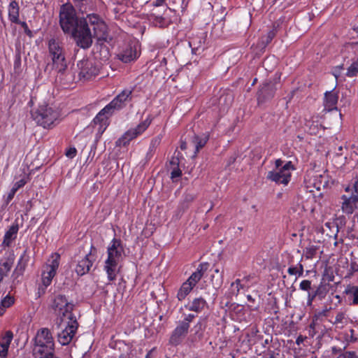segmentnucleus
I'll use <instances>...</instances> for the list:
<instances>
[{
    "mask_svg": "<svg viewBox=\"0 0 358 358\" xmlns=\"http://www.w3.org/2000/svg\"><path fill=\"white\" fill-rule=\"evenodd\" d=\"M77 66L79 69L80 79L85 80L95 78L99 72V66L92 60L88 59L79 61Z\"/></svg>",
    "mask_w": 358,
    "mask_h": 358,
    "instance_id": "nucleus-13",
    "label": "nucleus"
},
{
    "mask_svg": "<svg viewBox=\"0 0 358 358\" xmlns=\"http://www.w3.org/2000/svg\"><path fill=\"white\" fill-rule=\"evenodd\" d=\"M342 210L346 214H352L357 208L358 203V179H356L352 185L345 187V194L341 196Z\"/></svg>",
    "mask_w": 358,
    "mask_h": 358,
    "instance_id": "nucleus-7",
    "label": "nucleus"
},
{
    "mask_svg": "<svg viewBox=\"0 0 358 358\" xmlns=\"http://www.w3.org/2000/svg\"><path fill=\"white\" fill-rule=\"evenodd\" d=\"M196 194L189 192H185L184 193L176 210V216L178 219L180 218L181 215L189 208L190 205L196 199Z\"/></svg>",
    "mask_w": 358,
    "mask_h": 358,
    "instance_id": "nucleus-17",
    "label": "nucleus"
},
{
    "mask_svg": "<svg viewBox=\"0 0 358 358\" xmlns=\"http://www.w3.org/2000/svg\"><path fill=\"white\" fill-rule=\"evenodd\" d=\"M161 142L160 137H156L153 138L150 143V150L148 155H152V153L155 151V148L159 145Z\"/></svg>",
    "mask_w": 358,
    "mask_h": 358,
    "instance_id": "nucleus-45",
    "label": "nucleus"
},
{
    "mask_svg": "<svg viewBox=\"0 0 358 358\" xmlns=\"http://www.w3.org/2000/svg\"><path fill=\"white\" fill-rule=\"evenodd\" d=\"M318 250V248L315 245H310L306 248L304 252L306 259H313Z\"/></svg>",
    "mask_w": 358,
    "mask_h": 358,
    "instance_id": "nucleus-39",
    "label": "nucleus"
},
{
    "mask_svg": "<svg viewBox=\"0 0 358 358\" xmlns=\"http://www.w3.org/2000/svg\"><path fill=\"white\" fill-rule=\"evenodd\" d=\"M123 248L120 240L114 238L110 246L108 248V258L105 262L104 269L107 273L108 278L113 281L116 278L117 264L122 259Z\"/></svg>",
    "mask_w": 358,
    "mask_h": 358,
    "instance_id": "nucleus-2",
    "label": "nucleus"
},
{
    "mask_svg": "<svg viewBox=\"0 0 358 358\" xmlns=\"http://www.w3.org/2000/svg\"><path fill=\"white\" fill-rule=\"evenodd\" d=\"M15 302L14 297L10 295V293L4 296L0 303V315H3L6 309L10 307Z\"/></svg>",
    "mask_w": 358,
    "mask_h": 358,
    "instance_id": "nucleus-33",
    "label": "nucleus"
},
{
    "mask_svg": "<svg viewBox=\"0 0 358 358\" xmlns=\"http://www.w3.org/2000/svg\"><path fill=\"white\" fill-rule=\"evenodd\" d=\"M344 294L349 301H352L355 305L358 304V286L348 285Z\"/></svg>",
    "mask_w": 358,
    "mask_h": 358,
    "instance_id": "nucleus-27",
    "label": "nucleus"
},
{
    "mask_svg": "<svg viewBox=\"0 0 358 358\" xmlns=\"http://www.w3.org/2000/svg\"><path fill=\"white\" fill-rule=\"evenodd\" d=\"M306 338V337H304L301 335L299 336L296 340V343L299 345H301L303 341Z\"/></svg>",
    "mask_w": 358,
    "mask_h": 358,
    "instance_id": "nucleus-62",
    "label": "nucleus"
},
{
    "mask_svg": "<svg viewBox=\"0 0 358 358\" xmlns=\"http://www.w3.org/2000/svg\"><path fill=\"white\" fill-rule=\"evenodd\" d=\"M358 73V63L354 62L348 69L346 75L349 77L356 76Z\"/></svg>",
    "mask_w": 358,
    "mask_h": 358,
    "instance_id": "nucleus-40",
    "label": "nucleus"
},
{
    "mask_svg": "<svg viewBox=\"0 0 358 358\" xmlns=\"http://www.w3.org/2000/svg\"><path fill=\"white\" fill-rule=\"evenodd\" d=\"M70 319H68L67 324L61 332L57 334L58 341L62 345L70 343L74 337L78 327V323L74 315H70Z\"/></svg>",
    "mask_w": 358,
    "mask_h": 358,
    "instance_id": "nucleus-12",
    "label": "nucleus"
},
{
    "mask_svg": "<svg viewBox=\"0 0 358 358\" xmlns=\"http://www.w3.org/2000/svg\"><path fill=\"white\" fill-rule=\"evenodd\" d=\"M131 93L132 90H124L107 106L113 112L115 110H120L125 105L127 101L131 100Z\"/></svg>",
    "mask_w": 358,
    "mask_h": 358,
    "instance_id": "nucleus-16",
    "label": "nucleus"
},
{
    "mask_svg": "<svg viewBox=\"0 0 358 358\" xmlns=\"http://www.w3.org/2000/svg\"><path fill=\"white\" fill-rule=\"evenodd\" d=\"M92 29L94 31V37L96 38L98 40L106 38L107 35V25L103 21L92 27Z\"/></svg>",
    "mask_w": 358,
    "mask_h": 358,
    "instance_id": "nucleus-29",
    "label": "nucleus"
},
{
    "mask_svg": "<svg viewBox=\"0 0 358 358\" xmlns=\"http://www.w3.org/2000/svg\"><path fill=\"white\" fill-rule=\"evenodd\" d=\"M181 157V154L178 152L177 156H174L170 161V165L171 167L179 166L180 164V157Z\"/></svg>",
    "mask_w": 358,
    "mask_h": 358,
    "instance_id": "nucleus-48",
    "label": "nucleus"
},
{
    "mask_svg": "<svg viewBox=\"0 0 358 358\" xmlns=\"http://www.w3.org/2000/svg\"><path fill=\"white\" fill-rule=\"evenodd\" d=\"M253 277L251 275H246L243 277V279H236L234 282L231 284V294L234 296H238L241 289H248L249 285L248 282Z\"/></svg>",
    "mask_w": 358,
    "mask_h": 358,
    "instance_id": "nucleus-23",
    "label": "nucleus"
},
{
    "mask_svg": "<svg viewBox=\"0 0 358 358\" xmlns=\"http://www.w3.org/2000/svg\"><path fill=\"white\" fill-rule=\"evenodd\" d=\"M275 31L274 29L269 31L268 32V34H266V36H265L264 37H263L262 38V44L264 46L267 45L268 43H271V41L273 40V38L275 37Z\"/></svg>",
    "mask_w": 358,
    "mask_h": 358,
    "instance_id": "nucleus-41",
    "label": "nucleus"
},
{
    "mask_svg": "<svg viewBox=\"0 0 358 358\" xmlns=\"http://www.w3.org/2000/svg\"><path fill=\"white\" fill-rule=\"evenodd\" d=\"M206 306L207 303L203 298H196L189 305V310L195 312H201Z\"/></svg>",
    "mask_w": 358,
    "mask_h": 358,
    "instance_id": "nucleus-32",
    "label": "nucleus"
},
{
    "mask_svg": "<svg viewBox=\"0 0 358 358\" xmlns=\"http://www.w3.org/2000/svg\"><path fill=\"white\" fill-rule=\"evenodd\" d=\"M80 20L76 15V10L70 2L61 6L59 10V24L64 33H70L78 26Z\"/></svg>",
    "mask_w": 358,
    "mask_h": 358,
    "instance_id": "nucleus-4",
    "label": "nucleus"
},
{
    "mask_svg": "<svg viewBox=\"0 0 358 358\" xmlns=\"http://www.w3.org/2000/svg\"><path fill=\"white\" fill-rule=\"evenodd\" d=\"M18 24H20L21 27L24 29V32L26 33L27 35H28L29 36H32V32L29 29L28 27V25L27 24V22H21L20 20V22L17 23Z\"/></svg>",
    "mask_w": 358,
    "mask_h": 358,
    "instance_id": "nucleus-52",
    "label": "nucleus"
},
{
    "mask_svg": "<svg viewBox=\"0 0 358 358\" xmlns=\"http://www.w3.org/2000/svg\"><path fill=\"white\" fill-rule=\"evenodd\" d=\"M60 255L54 253L51 256L50 264L47 265L46 270L54 272L56 273L57 270L59 265Z\"/></svg>",
    "mask_w": 358,
    "mask_h": 358,
    "instance_id": "nucleus-34",
    "label": "nucleus"
},
{
    "mask_svg": "<svg viewBox=\"0 0 358 358\" xmlns=\"http://www.w3.org/2000/svg\"><path fill=\"white\" fill-rule=\"evenodd\" d=\"M338 94L333 90L329 92H327L324 94V109L331 111L334 109H336V104L338 102Z\"/></svg>",
    "mask_w": 358,
    "mask_h": 358,
    "instance_id": "nucleus-24",
    "label": "nucleus"
},
{
    "mask_svg": "<svg viewBox=\"0 0 358 358\" xmlns=\"http://www.w3.org/2000/svg\"><path fill=\"white\" fill-rule=\"evenodd\" d=\"M194 318V315L193 314H189L182 322H186L187 324L189 325V323L193 320Z\"/></svg>",
    "mask_w": 358,
    "mask_h": 358,
    "instance_id": "nucleus-60",
    "label": "nucleus"
},
{
    "mask_svg": "<svg viewBox=\"0 0 358 358\" xmlns=\"http://www.w3.org/2000/svg\"><path fill=\"white\" fill-rule=\"evenodd\" d=\"M19 10L20 7L18 3L13 1L8 6V18L13 23H19Z\"/></svg>",
    "mask_w": 358,
    "mask_h": 358,
    "instance_id": "nucleus-26",
    "label": "nucleus"
},
{
    "mask_svg": "<svg viewBox=\"0 0 358 358\" xmlns=\"http://www.w3.org/2000/svg\"><path fill=\"white\" fill-rule=\"evenodd\" d=\"M209 139V136L207 134H202L201 136L196 134L194 131H191L188 133V140L190 145L194 146V157L199 151L205 146Z\"/></svg>",
    "mask_w": 358,
    "mask_h": 358,
    "instance_id": "nucleus-20",
    "label": "nucleus"
},
{
    "mask_svg": "<svg viewBox=\"0 0 358 358\" xmlns=\"http://www.w3.org/2000/svg\"><path fill=\"white\" fill-rule=\"evenodd\" d=\"M86 20L88 19L87 23L94 27L98 23L103 22L102 19L97 14H89L87 15Z\"/></svg>",
    "mask_w": 358,
    "mask_h": 358,
    "instance_id": "nucleus-38",
    "label": "nucleus"
},
{
    "mask_svg": "<svg viewBox=\"0 0 358 358\" xmlns=\"http://www.w3.org/2000/svg\"><path fill=\"white\" fill-rule=\"evenodd\" d=\"M113 112L108 108V106H106L94 118V123L99 124L101 123L106 120L108 116L111 115Z\"/></svg>",
    "mask_w": 358,
    "mask_h": 358,
    "instance_id": "nucleus-31",
    "label": "nucleus"
},
{
    "mask_svg": "<svg viewBox=\"0 0 358 358\" xmlns=\"http://www.w3.org/2000/svg\"><path fill=\"white\" fill-rule=\"evenodd\" d=\"M15 193H16V191H15V189H10V191L8 194V196L6 199V202L7 204L9 203L10 202V201L13 199Z\"/></svg>",
    "mask_w": 358,
    "mask_h": 358,
    "instance_id": "nucleus-57",
    "label": "nucleus"
},
{
    "mask_svg": "<svg viewBox=\"0 0 358 358\" xmlns=\"http://www.w3.org/2000/svg\"><path fill=\"white\" fill-rule=\"evenodd\" d=\"M324 226L329 229H331V227L334 228L336 232L338 231V225H336L334 223L326 222Z\"/></svg>",
    "mask_w": 358,
    "mask_h": 358,
    "instance_id": "nucleus-59",
    "label": "nucleus"
},
{
    "mask_svg": "<svg viewBox=\"0 0 358 358\" xmlns=\"http://www.w3.org/2000/svg\"><path fill=\"white\" fill-rule=\"evenodd\" d=\"M138 57L136 43H129L124 49L117 55V57L124 63H129Z\"/></svg>",
    "mask_w": 358,
    "mask_h": 358,
    "instance_id": "nucleus-19",
    "label": "nucleus"
},
{
    "mask_svg": "<svg viewBox=\"0 0 358 358\" xmlns=\"http://www.w3.org/2000/svg\"><path fill=\"white\" fill-rule=\"evenodd\" d=\"M74 304L69 302L64 295L58 294L52 300V308L55 310V313L61 317V320L66 317L70 319V315H73Z\"/></svg>",
    "mask_w": 358,
    "mask_h": 358,
    "instance_id": "nucleus-8",
    "label": "nucleus"
},
{
    "mask_svg": "<svg viewBox=\"0 0 358 358\" xmlns=\"http://www.w3.org/2000/svg\"><path fill=\"white\" fill-rule=\"evenodd\" d=\"M73 6L80 13H85L91 10L92 0H72Z\"/></svg>",
    "mask_w": 358,
    "mask_h": 358,
    "instance_id": "nucleus-30",
    "label": "nucleus"
},
{
    "mask_svg": "<svg viewBox=\"0 0 358 358\" xmlns=\"http://www.w3.org/2000/svg\"><path fill=\"white\" fill-rule=\"evenodd\" d=\"M299 287L301 290L308 291L311 289V281L303 280L301 282Z\"/></svg>",
    "mask_w": 358,
    "mask_h": 358,
    "instance_id": "nucleus-46",
    "label": "nucleus"
},
{
    "mask_svg": "<svg viewBox=\"0 0 358 358\" xmlns=\"http://www.w3.org/2000/svg\"><path fill=\"white\" fill-rule=\"evenodd\" d=\"M96 249L92 245L90 251L86 253L84 257L75 258V259H78L75 271L78 275L83 276L90 272L96 259Z\"/></svg>",
    "mask_w": 358,
    "mask_h": 358,
    "instance_id": "nucleus-10",
    "label": "nucleus"
},
{
    "mask_svg": "<svg viewBox=\"0 0 358 358\" xmlns=\"http://www.w3.org/2000/svg\"><path fill=\"white\" fill-rule=\"evenodd\" d=\"M192 287L189 285L186 282H183L180 288L179 289L177 298L179 301H182L192 290Z\"/></svg>",
    "mask_w": 358,
    "mask_h": 358,
    "instance_id": "nucleus-35",
    "label": "nucleus"
},
{
    "mask_svg": "<svg viewBox=\"0 0 358 358\" xmlns=\"http://www.w3.org/2000/svg\"><path fill=\"white\" fill-rule=\"evenodd\" d=\"M345 319V316H344V313H341V312H339L337 313L336 317H335V320L334 322V324H338V323H342L343 322V320Z\"/></svg>",
    "mask_w": 358,
    "mask_h": 358,
    "instance_id": "nucleus-54",
    "label": "nucleus"
},
{
    "mask_svg": "<svg viewBox=\"0 0 358 358\" xmlns=\"http://www.w3.org/2000/svg\"><path fill=\"white\" fill-rule=\"evenodd\" d=\"M55 353V342L48 328L39 329L34 338L32 355L34 358H48Z\"/></svg>",
    "mask_w": 358,
    "mask_h": 358,
    "instance_id": "nucleus-1",
    "label": "nucleus"
},
{
    "mask_svg": "<svg viewBox=\"0 0 358 358\" xmlns=\"http://www.w3.org/2000/svg\"><path fill=\"white\" fill-rule=\"evenodd\" d=\"M282 161L281 159H277L275 161V167H276V169L275 170H278V169H280L281 167H282Z\"/></svg>",
    "mask_w": 358,
    "mask_h": 358,
    "instance_id": "nucleus-63",
    "label": "nucleus"
},
{
    "mask_svg": "<svg viewBox=\"0 0 358 358\" xmlns=\"http://www.w3.org/2000/svg\"><path fill=\"white\" fill-rule=\"evenodd\" d=\"M154 23L160 27H164L168 25L169 22L163 17L155 16Z\"/></svg>",
    "mask_w": 358,
    "mask_h": 358,
    "instance_id": "nucleus-44",
    "label": "nucleus"
},
{
    "mask_svg": "<svg viewBox=\"0 0 358 358\" xmlns=\"http://www.w3.org/2000/svg\"><path fill=\"white\" fill-rule=\"evenodd\" d=\"M55 273L45 270L42 274V283L44 285L43 293L45 292V289L51 284L52 280L55 275Z\"/></svg>",
    "mask_w": 358,
    "mask_h": 358,
    "instance_id": "nucleus-37",
    "label": "nucleus"
},
{
    "mask_svg": "<svg viewBox=\"0 0 358 358\" xmlns=\"http://www.w3.org/2000/svg\"><path fill=\"white\" fill-rule=\"evenodd\" d=\"M189 325L186 322H180L178 325L172 332L169 343L173 345L180 344L188 332Z\"/></svg>",
    "mask_w": 358,
    "mask_h": 358,
    "instance_id": "nucleus-15",
    "label": "nucleus"
},
{
    "mask_svg": "<svg viewBox=\"0 0 358 358\" xmlns=\"http://www.w3.org/2000/svg\"><path fill=\"white\" fill-rule=\"evenodd\" d=\"M26 183L27 181L24 179H21L14 184L12 189H15V191L17 192L20 188L22 187Z\"/></svg>",
    "mask_w": 358,
    "mask_h": 358,
    "instance_id": "nucleus-51",
    "label": "nucleus"
},
{
    "mask_svg": "<svg viewBox=\"0 0 358 358\" xmlns=\"http://www.w3.org/2000/svg\"><path fill=\"white\" fill-rule=\"evenodd\" d=\"M315 298H317L316 294H315V291L313 292H308V301H307V305L308 306H311L313 300L315 299Z\"/></svg>",
    "mask_w": 358,
    "mask_h": 358,
    "instance_id": "nucleus-56",
    "label": "nucleus"
},
{
    "mask_svg": "<svg viewBox=\"0 0 358 358\" xmlns=\"http://www.w3.org/2000/svg\"><path fill=\"white\" fill-rule=\"evenodd\" d=\"M296 267H297V272H298L299 276L302 275L303 273V265L301 263H299L298 265L296 266Z\"/></svg>",
    "mask_w": 358,
    "mask_h": 358,
    "instance_id": "nucleus-61",
    "label": "nucleus"
},
{
    "mask_svg": "<svg viewBox=\"0 0 358 358\" xmlns=\"http://www.w3.org/2000/svg\"><path fill=\"white\" fill-rule=\"evenodd\" d=\"M171 178L172 179L179 178L182 176V171L180 169L179 166L176 167H171Z\"/></svg>",
    "mask_w": 358,
    "mask_h": 358,
    "instance_id": "nucleus-47",
    "label": "nucleus"
},
{
    "mask_svg": "<svg viewBox=\"0 0 358 358\" xmlns=\"http://www.w3.org/2000/svg\"><path fill=\"white\" fill-rule=\"evenodd\" d=\"M28 248H27L22 255L20 256V258L17 262V264L13 271L10 278V292L13 291L16 286L20 284L22 281V278L25 271V268L27 266L28 262L29 260V256L27 254Z\"/></svg>",
    "mask_w": 358,
    "mask_h": 358,
    "instance_id": "nucleus-9",
    "label": "nucleus"
},
{
    "mask_svg": "<svg viewBox=\"0 0 358 358\" xmlns=\"http://www.w3.org/2000/svg\"><path fill=\"white\" fill-rule=\"evenodd\" d=\"M12 331H7L0 340V358H6L9 345L13 340Z\"/></svg>",
    "mask_w": 358,
    "mask_h": 358,
    "instance_id": "nucleus-25",
    "label": "nucleus"
},
{
    "mask_svg": "<svg viewBox=\"0 0 358 358\" xmlns=\"http://www.w3.org/2000/svg\"><path fill=\"white\" fill-rule=\"evenodd\" d=\"M203 328H204V325H203V322H199L194 327V330H195V334H199V336H201L202 335V331L203 330Z\"/></svg>",
    "mask_w": 358,
    "mask_h": 358,
    "instance_id": "nucleus-49",
    "label": "nucleus"
},
{
    "mask_svg": "<svg viewBox=\"0 0 358 358\" xmlns=\"http://www.w3.org/2000/svg\"><path fill=\"white\" fill-rule=\"evenodd\" d=\"M18 225L13 224L9 229L6 232L3 238V244L6 246H9L11 242L16 238L18 231Z\"/></svg>",
    "mask_w": 358,
    "mask_h": 358,
    "instance_id": "nucleus-28",
    "label": "nucleus"
},
{
    "mask_svg": "<svg viewBox=\"0 0 358 358\" xmlns=\"http://www.w3.org/2000/svg\"><path fill=\"white\" fill-rule=\"evenodd\" d=\"M77 150L75 148H70L66 152V157L72 159L76 155Z\"/></svg>",
    "mask_w": 358,
    "mask_h": 358,
    "instance_id": "nucleus-55",
    "label": "nucleus"
},
{
    "mask_svg": "<svg viewBox=\"0 0 358 358\" xmlns=\"http://www.w3.org/2000/svg\"><path fill=\"white\" fill-rule=\"evenodd\" d=\"M209 264L207 262L200 264L196 271H194L189 278L185 281L192 288L196 285V283L201 280L203 274L208 269Z\"/></svg>",
    "mask_w": 358,
    "mask_h": 358,
    "instance_id": "nucleus-21",
    "label": "nucleus"
},
{
    "mask_svg": "<svg viewBox=\"0 0 358 358\" xmlns=\"http://www.w3.org/2000/svg\"><path fill=\"white\" fill-rule=\"evenodd\" d=\"M276 89V86L274 83H267L263 84L257 92L258 101L264 102L271 99L275 95Z\"/></svg>",
    "mask_w": 358,
    "mask_h": 358,
    "instance_id": "nucleus-18",
    "label": "nucleus"
},
{
    "mask_svg": "<svg viewBox=\"0 0 358 358\" xmlns=\"http://www.w3.org/2000/svg\"><path fill=\"white\" fill-rule=\"evenodd\" d=\"M209 264L207 262L200 264L196 271H194L189 278L185 281L192 288L196 285V283L201 280L203 274L208 269Z\"/></svg>",
    "mask_w": 358,
    "mask_h": 358,
    "instance_id": "nucleus-22",
    "label": "nucleus"
},
{
    "mask_svg": "<svg viewBox=\"0 0 358 358\" xmlns=\"http://www.w3.org/2000/svg\"><path fill=\"white\" fill-rule=\"evenodd\" d=\"M358 271V264H357L355 259H352L350 263V267L348 270V273L345 276V278H350L355 272Z\"/></svg>",
    "mask_w": 358,
    "mask_h": 358,
    "instance_id": "nucleus-43",
    "label": "nucleus"
},
{
    "mask_svg": "<svg viewBox=\"0 0 358 358\" xmlns=\"http://www.w3.org/2000/svg\"><path fill=\"white\" fill-rule=\"evenodd\" d=\"M48 51L52 61V68L58 73L64 74L67 64L65 59L64 51L60 43L52 38L48 42Z\"/></svg>",
    "mask_w": 358,
    "mask_h": 358,
    "instance_id": "nucleus-5",
    "label": "nucleus"
},
{
    "mask_svg": "<svg viewBox=\"0 0 358 358\" xmlns=\"http://www.w3.org/2000/svg\"><path fill=\"white\" fill-rule=\"evenodd\" d=\"M338 358H357V356L355 352H345L340 355Z\"/></svg>",
    "mask_w": 358,
    "mask_h": 358,
    "instance_id": "nucleus-53",
    "label": "nucleus"
},
{
    "mask_svg": "<svg viewBox=\"0 0 358 358\" xmlns=\"http://www.w3.org/2000/svg\"><path fill=\"white\" fill-rule=\"evenodd\" d=\"M71 33L78 46L87 49L92 45V35L85 18L80 19L78 26Z\"/></svg>",
    "mask_w": 358,
    "mask_h": 358,
    "instance_id": "nucleus-6",
    "label": "nucleus"
},
{
    "mask_svg": "<svg viewBox=\"0 0 358 358\" xmlns=\"http://www.w3.org/2000/svg\"><path fill=\"white\" fill-rule=\"evenodd\" d=\"M31 117L37 124L48 129L58 120L59 113L48 104L43 103L31 112Z\"/></svg>",
    "mask_w": 358,
    "mask_h": 358,
    "instance_id": "nucleus-3",
    "label": "nucleus"
},
{
    "mask_svg": "<svg viewBox=\"0 0 358 358\" xmlns=\"http://www.w3.org/2000/svg\"><path fill=\"white\" fill-rule=\"evenodd\" d=\"M151 120L145 119L134 129H129L126 131L116 142L117 145L126 146L129 142L138 136L143 134L151 124Z\"/></svg>",
    "mask_w": 358,
    "mask_h": 358,
    "instance_id": "nucleus-11",
    "label": "nucleus"
},
{
    "mask_svg": "<svg viewBox=\"0 0 358 358\" xmlns=\"http://www.w3.org/2000/svg\"><path fill=\"white\" fill-rule=\"evenodd\" d=\"M247 299L249 302L248 304V308L252 311L257 310L260 306V301H259V296H257V297H253L250 294L247 295Z\"/></svg>",
    "mask_w": 358,
    "mask_h": 358,
    "instance_id": "nucleus-36",
    "label": "nucleus"
},
{
    "mask_svg": "<svg viewBox=\"0 0 358 358\" xmlns=\"http://www.w3.org/2000/svg\"><path fill=\"white\" fill-rule=\"evenodd\" d=\"M292 162H288L280 169L269 171L267 178L278 184L287 185L290 180Z\"/></svg>",
    "mask_w": 358,
    "mask_h": 358,
    "instance_id": "nucleus-14",
    "label": "nucleus"
},
{
    "mask_svg": "<svg viewBox=\"0 0 358 358\" xmlns=\"http://www.w3.org/2000/svg\"><path fill=\"white\" fill-rule=\"evenodd\" d=\"M287 272L289 275H295V274H297L298 272H297V267L296 266H291L289 267L288 270H287Z\"/></svg>",
    "mask_w": 358,
    "mask_h": 358,
    "instance_id": "nucleus-58",
    "label": "nucleus"
},
{
    "mask_svg": "<svg viewBox=\"0 0 358 358\" xmlns=\"http://www.w3.org/2000/svg\"><path fill=\"white\" fill-rule=\"evenodd\" d=\"M166 0H156L154 3V5L155 6H162Z\"/></svg>",
    "mask_w": 358,
    "mask_h": 358,
    "instance_id": "nucleus-64",
    "label": "nucleus"
},
{
    "mask_svg": "<svg viewBox=\"0 0 358 358\" xmlns=\"http://www.w3.org/2000/svg\"><path fill=\"white\" fill-rule=\"evenodd\" d=\"M315 294L317 297L322 300L324 299L327 293V289L324 285H320L317 287L316 290L315 291Z\"/></svg>",
    "mask_w": 358,
    "mask_h": 358,
    "instance_id": "nucleus-42",
    "label": "nucleus"
},
{
    "mask_svg": "<svg viewBox=\"0 0 358 358\" xmlns=\"http://www.w3.org/2000/svg\"><path fill=\"white\" fill-rule=\"evenodd\" d=\"M187 143H189L190 144V142L188 140V134H187V136L185 137H182L181 140H180V149L182 150H185L187 149Z\"/></svg>",
    "mask_w": 358,
    "mask_h": 358,
    "instance_id": "nucleus-50",
    "label": "nucleus"
}]
</instances>
